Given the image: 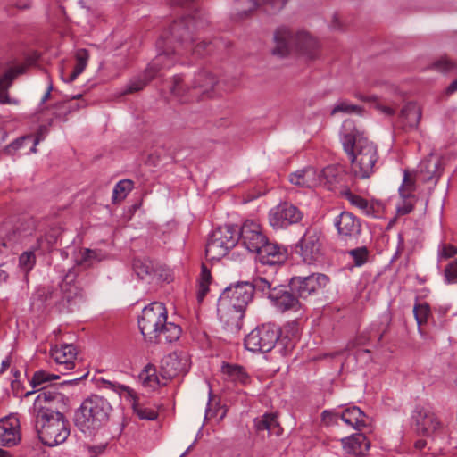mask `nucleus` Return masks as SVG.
Masks as SVG:
<instances>
[{"instance_id": "57", "label": "nucleus", "mask_w": 457, "mask_h": 457, "mask_svg": "<svg viewBox=\"0 0 457 457\" xmlns=\"http://www.w3.org/2000/svg\"><path fill=\"white\" fill-rule=\"evenodd\" d=\"M38 247L43 249H47L50 247L53 240H48L47 238L40 237L37 239Z\"/></svg>"}, {"instance_id": "5", "label": "nucleus", "mask_w": 457, "mask_h": 457, "mask_svg": "<svg viewBox=\"0 0 457 457\" xmlns=\"http://www.w3.org/2000/svg\"><path fill=\"white\" fill-rule=\"evenodd\" d=\"M342 145L355 177L368 179L374 172L378 155L376 145L358 132L343 135Z\"/></svg>"}, {"instance_id": "24", "label": "nucleus", "mask_w": 457, "mask_h": 457, "mask_svg": "<svg viewBox=\"0 0 457 457\" xmlns=\"http://www.w3.org/2000/svg\"><path fill=\"white\" fill-rule=\"evenodd\" d=\"M51 356L56 363L63 367V370H61V372L64 373V370L67 371L74 368V360L76 359L77 352L73 345L65 344L60 347L55 346L52 348Z\"/></svg>"}, {"instance_id": "60", "label": "nucleus", "mask_w": 457, "mask_h": 457, "mask_svg": "<svg viewBox=\"0 0 457 457\" xmlns=\"http://www.w3.org/2000/svg\"><path fill=\"white\" fill-rule=\"evenodd\" d=\"M52 90H53V86H52V84H49L46 92L42 96V99L40 101V104H45L49 99V97L51 96V91Z\"/></svg>"}, {"instance_id": "62", "label": "nucleus", "mask_w": 457, "mask_h": 457, "mask_svg": "<svg viewBox=\"0 0 457 457\" xmlns=\"http://www.w3.org/2000/svg\"><path fill=\"white\" fill-rule=\"evenodd\" d=\"M322 417H323V420H326L327 418H330V420H332V418H337L338 415L336 413H333L329 411H324L322 412Z\"/></svg>"}, {"instance_id": "43", "label": "nucleus", "mask_w": 457, "mask_h": 457, "mask_svg": "<svg viewBox=\"0 0 457 457\" xmlns=\"http://www.w3.org/2000/svg\"><path fill=\"white\" fill-rule=\"evenodd\" d=\"M431 69L439 72H450L457 69V63L447 57H441L431 64Z\"/></svg>"}, {"instance_id": "31", "label": "nucleus", "mask_w": 457, "mask_h": 457, "mask_svg": "<svg viewBox=\"0 0 457 457\" xmlns=\"http://www.w3.org/2000/svg\"><path fill=\"white\" fill-rule=\"evenodd\" d=\"M133 270L138 278L150 282L154 275L155 269L152 261L148 259H135L133 262Z\"/></svg>"}, {"instance_id": "20", "label": "nucleus", "mask_w": 457, "mask_h": 457, "mask_svg": "<svg viewBox=\"0 0 457 457\" xmlns=\"http://www.w3.org/2000/svg\"><path fill=\"white\" fill-rule=\"evenodd\" d=\"M21 439V424L15 415L0 419V446L13 447Z\"/></svg>"}, {"instance_id": "46", "label": "nucleus", "mask_w": 457, "mask_h": 457, "mask_svg": "<svg viewBox=\"0 0 457 457\" xmlns=\"http://www.w3.org/2000/svg\"><path fill=\"white\" fill-rule=\"evenodd\" d=\"M355 266H361L368 260L369 252L365 246L358 247L348 252Z\"/></svg>"}, {"instance_id": "32", "label": "nucleus", "mask_w": 457, "mask_h": 457, "mask_svg": "<svg viewBox=\"0 0 457 457\" xmlns=\"http://www.w3.org/2000/svg\"><path fill=\"white\" fill-rule=\"evenodd\" d=\"M106 258V253L102 250L85 248L79 252V256L77 257L76 262L78 265L90 267L95 262H99Z\"/></svg>"}, {"instance_id": "64", "label": "nucleus", "mask_w": 457, "mask_h": 457, "mask_svg": "<svg viewBox=\"0 0 457 457\" xmlns=\"http://www.w3.org/2000/svg\"><path fill=\"white\" fill-rule=\"evenodd\" d=\"M0 457H12V454L3 448L0 447Z\"/></svg>"}, {"instance_id": "48", "label": "nucleus", "mask_w": 457, "mask_h": 457, "mask_svg": "<svg viewBox=\"0 0 457 457\" xmlns=\"http://www.w3.org/2000/svg\"><path fill=\"white\" fill-rule=\"evenodd\" d=\"M391 313L389 311L384 312L380 316V322L378 325V328H377V332L379 333L378 337V341H380L384 336V334L386 332L390 323H391Z\"/></svg>"}, {"instance_id": "29", "label": "nucleus", "mask_w": 457, "mask_h": 457, "mask_svg": "<svg viewBox=\"0 0 457 457\" xmlns=\"http://www.w3.org/2000/svg\"><path fill=\"white\" fill-rule=\"evenodd\" d=\"M441 175L440 162L438 160L428 159L421 162L419 170V177L424 182H437Z\"/></svg>"}, {"instance_id": "4", "label": "nucleus", "mask_w": 457, "mask_h": 457, "mask_svg": "<svg viewBox=\"0 0 457 457\" xmlns=\"http://www.w3.org/2000/svg\"><path fill=\"white\" fill-rule=\"evenodd\" d=\"M275 46L272 54L285 57L294 52L305 62H313L320 57V44L306 31L293 33L287 28H279L274 33Z\"/></svg>"}, {"instance_id": "59", "label": "nucleus", "mask_w": 457, "mask_h": 457, "mask_svg": "<svg viewBox=\"0 0 457 457\" xmlns=\"http://www.w3.org/2000/svg\"><path fill=\"white\" fill-rule=\"evenodd\" d=\"M9 278L8 272L0 265V284L6 282Z\"/></svg>"}, {"instance_id": "14", "label": "nucleus", "mask_w": 457, "mask_h": 457, "mask_svg": "<svg viewBox=\"0 0 457 457\" xmlns=\"http://www.w3.org/2000/svg\"><path fill=\"white\" fill-rule=\"evenodd\" d=\"M295 252L307 264L320 262L323 256L321 232L316 228H309L295 245Z\"/></svg>"}, {"instance_id": "35", "label": "nucleus", "mask_w": 457, "mask_h": 457, "mask_svg": "<svg viewBox=\"0 0 457 457\" xmlns=\"http://www.w3.org/2000/svg\"><path fill=\"white\" fill-rule=\"evenodd\" d=\"M16 74L12 70H8L1 78H0V104H15L16 102L12 100L8 96V88L12 86V81L15 78Z\"/></svg>"}, {"instance_id": "45", "label": "nucleus", "mask_w": 457, "mask_h": 457, "mask_svg": "<svg viewBox=\"0 0 457 457\" xmlns=\"http://www.w3.org/2000/svg\"><path fill=\"white\" fill-rule=\"evenodd\" d=\"M36 263V257L33 252H24L19 258V265L24 270L25 276L32 270Z\"/></svg>"}, {"instance_id": "6", "label": "nucleus", "mask_w": 457, "mask_h": 457, "mask_svg": "<svg viewBox=\"0 0 457 457\" xmlns=\"http://www.w3.org/2000/svg\"><path fill=\"white\" fill-rule=\"evenodd\" d=\"M112 407L103 396L91 395L74 412V425L84 435L91 436L107 424Z\"/></svg>"}, {"instance_id": "36", "label": "nucleus", "mask_w": 457, "mask_h": 457, "mask_svg": "<svg viewBox=\"0 0 457 457\" xmlns=\"http://www.w3.org/2000/svg\"><path fill=\"white\" fill-rule=\"evenodd\" d=\"M88 60V52L86 49H79L76 54V66L73 70V71L69 75L68 78H62V79L67 82L71 83L74 81L79 74L83 72L85 70Z\"/></svg>"}, {"instance_id": "25", "label": "nucleus", "mask_w": 457, "mask_h": 457, "mask_svg": "<svg viewBox=\"0 0 457 457\" xmlns=\"http://www.w3.org/2000/svg\"><path fill=\"white\" fill-rule=\"evenodd\" d=\"M422 115L421 108L415 103L406 104L399 113V120L404 129H418Z\"/></svg>"}, {"instance_id": "23", "label": "nucleus", "mask_w": 457, "mask_h": 457, "mask_svg": "<svg viewBox=\"0 0 457 457\" xmlns=\"http://www.w3.org/2000/svg\"><path fill=\"white\" fill-rule=\"evenodd\" d=\"M344 454L346 457L364 455L370 448V442L364 434L356 433L341 439Z\"/></svg>"}, {"instance_id": "63", "label": "nucleus", "mask_w": 457, "mask_h": 457, "mask_svg": "<svg viewBox=\"0 0 457 457\" xmlns=\"http://www.w3.org/2000/svg\"><path fill=\"white\" fill-rule=\"evenodd\" d=\"M11 365V360L9 358H6L2 361V368L0 372H4L8 367Z\"/></svg>"}, {"instance_id": "21", "label": "nucleus", "mask_w": 457, "mask_h": 457, "mask_svg": "<svg viewBox=\"0 0 457 457\" xmlns=\"http://www.w3.org/2000/svg\"><path fill=\"white\" fill-rule=\"evenodd\" d=\"M218 312L220 320L223 324V328L230 333H237L243 326V318L245 311L243 309L234 308L228 303H221L219 301Z\"/></svg>"}, {"instance_id": "49", "label": "nucleus", "mask_w": 457, "mask_h": 457, "mask_svg": "<svg viewBox=\"0 0 457 457\" xmlns=\"http://www.w3.org/2000/svg\"><path fill=\"white\" fill-rule=\"evenodd\" d=\"M101 381L104 388L111 389L118 394H121L122 392H128V394L133 397L134 392L131 389H129V387L106 379H101Z\"/></svg>"}, {"instance_id": "55", "label": "nucleus", "mask_w": 457, "mask_h": 457, "mask_svg": "<svg viewBox=\"0 0 457 457\" xmlns=\"http://www.w3.org/2000/svg\"><path fill=\"white\" fill-rule=\"evenodd\" d=\"M89 453L92 454V457H96L98 454H101L105 450V445H89L87 446Z\"/></svg>"}, {"instance_id": "56", "label": "nucleus", "mask_w": 457, "mask_h": 457, "mask_svg": "<svg viewBox=\"0 0 457 457\" xmlns=\"http://www.w3.org/2000/svg\"><path fill=\"white\" fill-rule=\"evenodd\" d=\"M376 108L386 116H393L395 114V110L390 106H386L378 103L376 104Z\"/></svg>"}, {"instance_id": "52", "label": "nucleus", "mask_w": 457, "mask_h": 457, "mask_svg": "<svg viewBox=\"0 0 457 457\" xmlns=\"http://www.w3.org/2000/svg\"><path fill=\"white\" fill-rule=\"evenodd\" d=\"M409 199L410 198H403L402 203L397 204L396 210L399 214L405 215L413 210V203Z\"/></svg>"}, {"instance_id": "39", "label": "nucleus", "mask_w": 457, "mask_h": 457, "mask_svg": "<svg viewBox=\"0 0 457 457\" xmlns=\"http://www.w3.org/2000/svg\"><path fill=\"white\" fill-rule=\"evenodd\" d=\"M338 112L362 115L363 108L360 105L353 104L346 100H342L334 105L331 110V115H335Z\"/></svg>"}, {"instance_id": "16", "label": "nucleus", "mask_w": 457, "mask_h": 457, "mask_svg": "<svg viewBox=\"0 0 457 457\" xmlns=\"http://www.w3.org/2000/svg\"><path fill=\"white\" fill-rule=\"evenodd\" d=\"M287 0H236L232 19L236 21L247 18L256 8L263 6L266 12L273 13L281 10Z\"/></svg>"}, {"instance_id": "61", "label": "nucleus", "mask_w": 457, "mask_h": 457, "mask_svg": "<svg viewBox=\"0 0 457 457\" xmlns=\"http://www.w3.org/2000/svg\"><path fill=\"white\" fill-rule=\"evenodd\" d=\"M30 5H31V4H30V2H29V1H26V2H24V3H17V4H15V6H16L18 9H20V10H26V9H29V8H30Z\"/></svg>"}, {"instance_id": "30", "label": "nucleus", "mask_w": 457, "mask_h": 457, "mask_svg": "<svg viewBox=\"0 0 457 457\" xmlns=\"http://www.w3.org/2000/svg\"><path fill=\"white\" fill-rule=\"evenodd\" d=\"M254 425L258 431H268L269 435L279 436L281 428L273 413H265L254 420Z\"/></svg>"}, {"instance_id": "26", "label": "nucleus", "mask_w": 457, "mask_h": 457, "mask_svg": "<svg viewBox=\"0 0 457 457\" xmlns=\"http://www.w3.org/2000/svg\"><path fill=\"white\" fill-rule=\"evenodd\" d=\"M289 180L294 185L308 188L320 185V179L318 177V171L312 167H308L292 173Z\"/></svg>"}, {"instance_id": "2", "label": "nucleus", "mask_w": 457, "mask_h": 457, "mask_svg": "<svg viewBox=\"0 0 457 457\" xmlns=\"http://www.w3.org/2000/svg\"><path fill=\"white\" fill-rule=\"evenodd\" d=\"M69 399L63 394L48 389L35 399L33 415L40 441L49 447L64 443L70 436V423L63 415Z\"/></svg>"}, {"instance_id": "27", "label": "nucleus", "mask_w": 457, "mask_h": 457, "mask_svg": "<svg viewBox=\"0 0 457 457\" xmlns=\"http://www.w3.org/2000/svg\"><path fill=\"white\" fill-rule=\"evenodd\" d=\"M221 372L226 380L235 385L247 386L251 382L249 374L241 365L223 363Z\"/></svg>"}, {"instance_id": "58", "label": "nucleus", "mask_w": 457, "mask_h": 457, "mask_svg": "<svg viewBox=\"0 0 457 457\" xmlns=\"http://www.w3.org/2000/svg\"><path fill=\"white\" fill-rule=\"evenodd\" d=\"M457 91V79H454L453 82L450 83V85L445 89L446 95H452Z\"/></svg>"}, {"instance_id": "51", "label": "nucleus", "mask_w": 457, "mask_h": 457, "mask_svg": "<svg viewBox=\"0 0 457 457\" xmlns=\"http://www.w3.org/2000/svg\"><path fill=\"white\" fill-rule=\"evenodd\" d=\"M47 133L46 126H40L35 137H32V146L29 149V153H37V145L42 141Z\"/></svg>"}, {"instance_id": "18", "label": "nucleus", "mask_w": 457, "mask_h": 457, "mask_svg": "<svg viewBox=\"0 0 457 457\" xmlns=\"http://www.w3.org/2000/svg\"><path fill=\"white\" fill-rule=\"evenodd\" d=\"M412 427L417 434L429 436L441 428V423L435 413L429 410L417 406L411 414Z\"/></svg>"}, {"instance_id": "12", "label": "nucleus", "mask_w": 457, "mask_h": 457, "mask_svg": "<svg viewBox=\"0 0 457 457\" xmlns=\"http://www.w3.org/2000/svg\"><path fill=\"white\" fill-rule=\"evenodd\" d=\"M279 328L273 323L258 326L245 337V347L253 353H268L278 342Z\"/></svg>"}, {"instance_id": "13", "label": "nucleus", "mask_w": 457, "mask_h": 457, "mask_svg": "<svg viewBox=\"0 0 457 457\" xmlns=\"http://www.w3.org/2000/svg\"><path fill=\"white\" fill-rule=\"evenodd\" d=\"M269 288L264 293L267 295L271 304L280 312L288 311L299 312L303 309V303L294 291L291 284L274 285L269 281Z\"/></svg>"}, {"instance_id": "22", "label": "nucleus", "mask_w": 457, "mask_h": 457, "mask_svg": "<svg viewBox=\"0 0 457 457\" xmlns=\"http://www.w3.org/2000/svg\"><path fill=\"white\" fill-rule=\"evenodd\" d=\"M335 226L342 240L356 238L361 233V222L351 212H343L335 219Z\"/></svg>"}, {"instance_id": "9", "label": "nucleus", "mask_w": 457, "mask_h": 457, "mask_svg": "<svg viewBox=\"0 0 457 457\" xmlns=\"http://www.w3.org/2000/svg\"><path fill=\"white\" fill-rule=\"evenodd\" d=\"M269 287V280L264 278H255L252 281H239L228 286L221 293L219 301L245 311L253 298L254 291L265 293Z\"/></svg>"}, {"instance_id": "41", "label": "nucleus", "mask_w": 457, "mask_h": 457, "mask_svg": "<svg viewBox=\"0 0 457 457\" xmlns=\"http://www.w3.org/2000/svg\"><path fill=\"white\" fill-rule=\"evenodd\" d=\"M413 314L419 326L426 323L430 315L429 305L427 303H416L413 306Z\"/></svg>"}, {"instance_id": "50", "label": "nucleus", "mask_w": 457, "mask_h": 457, "mask_svg": "<svg viewBox=\"0 0 457 457\" xmlns=\"http://www.w3.org/2000/svg\"><path fill=\"white\" fill-rule=\"evenodd\" d=\"M134 411L142 420H154L157 414L154 411L134 405Z\"/></svg>"}, {"instance_id": "11", "label": "nucleus", "mask_w": 457, "mask_h": 457, "mask_svg": "<svg viewBox=\"0 0 457 457\" xmlns=\"http://www.w3.org/2000/svg\"><path fill=\"white\" fill-rule=\"evenodd\" d=\"M167 320V310L163 303L154 302L145 306L138 318V328L145 340L153 342L160 334V328Z\"/></svg>"}, {"instance_id": "54", "label": "nucleus", "mask_w": 457, "mask_h": 457, "mask_svg": "<svg viewBox=\"0 0 457 457\" xmlns=\"http://www.w3.org/2000/svg\"><path fill=\"white\" fill-rule=\"evenodd\" d=\"M457 254V247L453 245H445L444 246L441 255L444 258H450Z\"/></svg>"}, {"instance_id": "37", "label": "nucleus", "mask_w": 457, "mask_h": 457, "mask_svg": "<svg viewBox=\"0 0 457 457\" xmlns=\"http://www.w3.org/2000/svg\"><path fill=\"white\" fill-rule=\"evenodd\" d=\"M58 378H59L58 375L50 374V373H47L46 371L41 370H37L34 373L29 383H30L31 386L34 388L42 386V388L38 389V391H40V393H42L45 390H48V389H53V390L57 391L54 387L48 388L46 386H44V385L46 383H48L52 380L58 379Z\"/></svg>"}, {"instance_id": "19", "label": "nucleus", "mask_w": 457, "mask_h": 457, "mask_svg": "<svg viewBox=\"0 0 457 457\" xmlns=\"http://www.w3.org/2000/svg\"><path fill=\"white\" fill-rule=\"evenodd\" d=\"M189 369L188 358L185 354L171 353L161 361L160 376L165 379H171L179 375L186 374Z\"/></svg>"}, {"instance_id": "3", "label": "nucleus", "mask_w": 457, "mask_h": 457, "mask_svg": "<svg viewBox=\"0 0 457 457\" xmlns=\"http://www.w3.org/2000/svg\"><path fill=\"white\" fill-rule=\"evenodd\" d=\"M238 243L247 251L256 254V259L262 264H282L287 259V251L278 244L269 242L261 226L246 220L238 229Z\"/></svg>"}, {"instance_id": "44", "label": "nucleus", "mask_w": 457, "mask_h": 457, "mask_svg": "<svg viewBox=\"0 0 457 457\" xmlns=\"http://www.w3.org/2000/svg\"><path fill=\"white\" fill-rule=\"evenodd\" d=\"M415 190V182L410 174L405 171L402 186L399 187V194L402 198H411Z\"/></svg>"}, {"instance_id": "47", "label": "nucleus", "mask_w": 457, "mask_h": 457, "mask_svg": "<svg viewBox=\"0 0 457 457\" xmlns=\"http://www.w3.org/2000/svg\"><path fill=\"white\" fill-rule=\"evenodd\" d=\"M445 281L447 284L457 283V259L452 261L445 266Z\"/></svg>"}, {"instance_id": "40", "label": "nucleus", "mask_w": 457, "mask_h": 457, "mask_svg": "<svg viewBox=\"0 0 457 457\" xmlns=\"http://www.w3.org/2000/svg\"><path fill=\"white\" fill-rule=\"evenodd\" d=\"M133 188V182L130 179H123L119 181L112 191V202L123 200L129 192Z\"/></svg>"}, {"instance_id": "42", "label": "nucleus", "mask_w": 457, "mask_h": 457, "mask_svg": "<svg viewBox=\"0 0 457 457\" xmlns=\"http://www.w3.org/2000/svg\"><path fill=\"white\" fill-rule=\"evenodd\" d=\"M337 175L338 170L335 166H327L318 172V177L320 179V185L333 184L337 181Z\"/></svg>"}, {"instance_id": "15", "label": "nucleus", "mask_w": 457, "mask_h": 457, "mask_svg": "<svg viewBox=\"0 0 457 457\" xmlns=\"http://www.w3.org/2000/svg\"><path fill=\"white\" fill-rule=\"evenodd\" d=\"M289 283L302 302L325 288L329 283V278L322 273H312L309 276L293 277Z\"/></svg>"}, {"instance_id": "7", "label": "nucleus", "mask_w": 457, "mask_h": 457, "mask_svg": "<svg viewBox=\"0 0 457 457\" xmlns=\"http://www.w3.org/2000/svg\"><path fill=\"white\" fill-rule=\"evenodd\" d=\"M217 83V78L211 71L203 69L191 79H186L182 75H175L170 91L178 101L188 103L205 96L210 97Z\"/></svg>"}, {"instance_id": "1", "label": "nucleus", "mask_w": 457, "mask_h": 457, "mask_svg": "<svg viewBox=\"0 0 457 457\" xmlns=\"http://www.w3.org/2000/svg\"><path fill=\"white\" fill-rule=\"evenodd\" d=\"M207 20L199 12L193 16L175 21L164 30L156 42L158 51L155 58L149 63L143 75L132 79L121 95L132 94L142 90L162 69H169L179 61L182 51H191L193 54L203 56L212 50V43L203 41L193 46L195 38L194 32L203 29Z\"/></svg>"}, {"instance_id": "53", "label": "nucleus", "mask_w": 457, "mask_h": 457, "mask_svg": "<svg viewBox=\"0 0 457 457\" xmlns=\"http://www.w3.org/2000/svg\"><path fill=\"white\" fill-rule=\"evenodd\" d=\"M31 141H32V136H24V137H21L16 139L9 146L12 147L14 149H21L23 147V145L26 142H31Z\"/></svg>"}, {"instance_id": "10", "label": "nucleus", "mask_w": 457, "mask_h": 457, "mask_svg": "<svg viewBox=\"0 0 457 457\" xmlns=\"http://www.w3.org/2000/svg\"><path fill=\"white\" fill-rule=\"evenodd\" d=\"M237 243L238 228L237 226L219 227L212 231L208 239L205 247L206 257L212 261L220 260L226 256Z\"/></svg>"}, {"instance_id": "38", "label": "nucleus", "mask_w": 457, "mask_h": 457, "mask_svg": "<svg viewBox=\"0 0 457 457\" xmlns=\"http://www.w3.org/2000/svg\"><path fill=\"white\" fill-rule=\"evenodd\" d=\"M212 275L208 268L203 264L200 278L198 280L197 300L201 303L209 291Z\"/></svg>"}, {"instance_id": "17", "label": "nucleus", "mask_w": 457, "mask_h": 457, "mask_svg": "<svg viewBox=\"0 0 457 457\" xmlns=\"http://www.w3.org/2000/svg\"><path fill=\"white\" fill-rule=\"evenodd\" d=\"M303 219V212L294 204L284 202L272 208L269 213V220L274 228H285L298 223Z\"/></svg>"}, {"instance_id": "34", "label": "nucleus", "mask_w": 457, "mask_h": 457, "mask_svg": "<svg viewBox=\"0 0 457 457\" xmlns=\"http://www.w3.org/2000/svg\"><path fill=\"white\" fill-rule=\"evenodd\" d=\"M341 195L349 201L352 205L360 209L364 214L374 216V207L363 197L353 194L349 189L343 190Z\"/></svg>"}, {"instance_id": "8", "label": "nucleus", "mask_w": 457, "mask_h": 457, "mask_svg": "<svg viewBox=\"0 0 457 457\" xmlns=\"http://www.w3.org/2000/svg\"><path fill=\"white\" fill-rule=\"evenodd\" d=\"M78 273L73 268L69 269L59 285V288L39 287L33 294V303L37 302L41 305L54 304L59 312H72L73 305L79 295V288L76 283Z\"/></svg>"}, {"instance_id": "28", "label": "nucleus", "mask_w": 457, "mask_h": 457, "mask_svg": "<svg viewBox=\"0 0 457 457\" xmlns=\"http://www.w3.org/2000/svg\"><path fill=\"white\" fill-rule=\"evenodd\" d=\"M340 418L345 424L353 428L360 429L369 425L367 415L357 406L345 408L340 414Z\"/></svg>"}, {"instance_id": "33", "label": "nucleus", "mask_w": 457, "mask_h": 457, "mask_svg": "<svg viewBox=\"0 0 457 457\" xmlns=\"http://www.w3.org/2000/svg\"><path fill=\"white\" fill-rule=\"evenodd\" d=\"M181 335V328L179 326L176 325L173 322H167V320H165V323L162 325L160 328V334L156 340H154L153 342L161 343V342H166V343H171L179 338Z\"/></svg>"}]
</instances>
